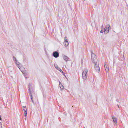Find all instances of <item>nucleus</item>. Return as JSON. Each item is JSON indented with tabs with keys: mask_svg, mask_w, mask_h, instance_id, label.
<instances>
[{
	"mask_svg": "<svg viewBox=\"0 0 128 128\" xmlns=\"http://www.w3.org/2000/svg\"><path fill=\"white\" fill-rule=\"evenodd\" d=\"M88 72V70L86 69H84V71L82 72V78L84 80H86L87 79V73Z\"/></svg>",
	"mask_w": 128,
	"mask_h": 128,
	"instance_id": "f257e3e1",
	"label": "nucleus"
},
{
	"mask_svg": "<svg viewBox=\"0 0 128 128\" xmlns=\"http://www.w3.org/2000/svg\"><path fill=\"white\" fill-rule=\"evenodd\" d=\"M91 58L92 61L94 63H95L97 62V58L96 57V55L94 53H92L91 54Z\"/></svg>",
	"mask_w": 128,
	"mask_h": 128,
	"instance_id": "f03ea898",
	"label": "nucleus"
},
{
	"mask_svg": "<svg viewBox=\"0 0 128 128\" xmlns=\"http://www.w3.org/2000/svg\"><path fill=\"white\" fill-rule=\"evenodd\" d=\"M94 64H95L94 67L95 70L96 72H98L100 70V67L99 66V64L98 63V64L97 63V62L95 63Z\"/></svg>",
	"mask_w": 128,
	"mask_h": 128,
	"instance_id": "7ed1b4c3",
	"label": "nucleus"
},
{
	"mask_svg": "<svg viewBox=\"0 0 128 128\" xmlns=\"http://www.w3.org/2000/svg\"><path fill=\"white\" fill-rule=\"evenodd\" d=\"M18 66L20 70L22 72L23 74H25L26 72H24L25 69L24 68L23 66H21L20 67L19 66Z\"/></svg>",
	"mask_w": 128,
	"mask_h": 128,
	"instance_id": "20e7f679",
	"label": "nucleus"
},
{
	"mask_svg": "<svg viewBox=\"0 0 128 128\" xmlns=\"http://www.w3.org/2000/svg\"><path fill=\"white\" fill-rule=\"evenodd\" d=\"M53 54L55 58L58 57L59 55V53L56 51L54 52L53 53Z\"/></svg>",
	"mask_w": 128,
	"mask_h": 128,
	"instance_id": "39448f33",
	"label": "nucleus"
},
{
	"mask_svg": "<svg viewBox=\"0 0 128 128\" xmlns=\"http://www.w3.org/2000/svg\"><path fill=\"white\" fill-rule=\"evenodd\" d=\"M23 109L24 111V116H27V113L26 108V106H23Z\"/></svg>",
	"mask_w": 128,
	"mask_h": 128,
	"instance_id": "423d86ee",
	"label": "nucleus"
},
{
	"mask_svg": "<svg viewBox=\"0 0 128 128\" xmlns=\"http://www.w3.org/2000/svg\"><path fill=\"white\" fill-rule=\"evenodd\" d=\"M112 118L113 119V121L114 123V125L115 126L116 124L117 121L116 119L114 118V116H112Z\"/></svg>",
	"mask_w": 128,
	"mask_h": 128,
	"instance_id": "0eeeda50",
	"label": "nucleus"
},
{
	"mask_svg": "<svg viewBox=\"0 0 128 128\" xmlns=\"http://www.w3.org/2000/svg\"><path fill=\"white\" fill-rule=\"evenodd\" d=\"M104 66L106 70V72H108V71L109 70V68L108 67L107 65H106L105 63H104Z\"/></svg>",
	"mask_w": 128,
	"mask_h": 128,
	"instance_id": "6e6552de",
	"label": "nucleus"
},
{
	"mask_svg": "<svg viewBox=\"0 0 128 128\" xmlns=\"http://www.w3.org/2000/svg\"><path fill=\"white\" fill-rule=\"evenodd\" d=\"M63 58L66 61H68L70 60V59L68 58V57L65 56H63Z\"/></svg>",
	"mask_w": 128,
	"mask_h": 128,
	"instance_id": "1a4fd4ad",
	"label": "nucleus"
},
{
	"mask_svg": "<svg viewBox=\"0 0 128 128\" xmlns=\"http://www.w3.org/2000/svg\"><path fill=\"white\" fill-rule=\"evenodd\" d=\"M30 84H29L28 87V88H29L28 90H29V94L30 96V97H32V94L31 93V91L30 89Z\"/></svg>",
	"mask_w": 128,
	"mask_h": 128,
	"instance_id": "9d476101",
	"label": "nucleus"
},
{
	"mask_svg": "<svg viewBox=\"0 0 128 128\" xmlns=\"http://www.w3.org/2000/svg\"><path fill=\"white\" fill-rule=\"evenodd\" d=\"M64 44L65 46H68L69 44L68 41H64Z\"/></svg>",
	"mask_w": 128,
	"mask_h": 128,
	"instance_id": "9b49d317",
	"label": "nucleus"
},
{
	"mask_svg": "<svg viewBox=\"0 0 128 128\" xmlns=\"http://www.w3.org/2000/svg\"><path fill=\"white\" fill-rule=\"evenodd\" d=\"M59 86L61 90L64 88V87L63 86L62 84H59Z\"/></svg>",
	"mask_w": 128,
	"mask_h": 128,
	"instance_id": "f8f14e48",
	"label": "nucleus"
},
{
	"mask_svg": "<svg viewBox=\"0 0 128 128\" xmlns=\"http://www.w3.org/2000/svg\"><path fill=\"white\" fill-rule=\"evenodd\" d=\"M106 29V28L105 27L104 30V34H106L107 33H108Z\"/></svg>",
	"mask_w": 128,
	"mask_h": 128,
	"instance_id": "ddd939ff",
	"label": "nucleus"
},
{
	"mask_svg": "<svg viewBox=\"0 0 128 128\" xmlns=\"http://www.w3.org/2000/svg\"><path fill=\"white\" fill-rule=\"evenodd\" d=\"M15 62L17 65H18V66H19V64L20 63L19 62H18L16 60V61H15Z\"/></svg>",
	"mask_w": 128,
	"mask_h": 128,
	"instance_id": "4468645a",
	"label": "nucleus"
},
{
	"mask_svg": "<svg viewBox=\"0 0 128 128\" xmlns=\"http://www.w3.org/2000/svg\"><path fill=\"white\" fill-rule=\"evenodd\" d=\"M64 41H68V39H67V37H65L64 38Z\"/></svg>",
	"mask_w": 128,
	"mask_h": 128,
	"instance_id": "2eb2a0df",
	"label": "nucleus"
},
{
	"mask_svg": "<svg viewBox=\"0 0 128 128\" xmlns=\"http://www.w3.org/2000/svg\"><path fill=\"white\" fill-rule=\"evenodd\" d=\"M31 98V100H32V102L33 103H34V102L33 100V97H30Z\"/></svg>",
	"mask_w": 128,
	"mask_h": 128,
	"instance_id": "dca6fc26",
	"label": "nucleus"
},
{
	"mask_svg": "<svg viewBox=\"0 0 128 128\" xmlns=\"http://www.w3.org/2000/svg\"><path fill=\"white\" fill-rule=\"evenodd\" d=\"M13 60H14L15 61H16V58L14 56L13 57Z\"/></svg>",
	"mask_w": 128,
	"mask_h": 128,
	"instance_id": "f3484780",
	"label": "nucleus"
},
{
	"mask_svg": "<svg viewBox=\"0 0 128 128\" xmlns=\"http://www.w3.org/2000/svg\"><path fill=\"white\" fill-rule=\"evenodd\" d=\"M106 29L107 31H108V32H109V29L107 27H106Z\"/></svg>",
	"mask_w": 128,
	"mask_h": 128,
	"instance_id": "a211bd4d",
	"label": "nucleus"
},
{
	"mask_svg": "<svg viewBox=\"0 0 128 128\" xmlns=\"http://www.w3.org/2000/svg\"><path fill=\"white\" fill-rule=\"evenodd\" d=\"M54 66H55V67L56 68H58V66L56 65H55Z\"/></svg>",
	"mask_w": 128,
	"mask_h": 128,
	"instance_id": "6ab92c4d",
	"label": "nucleus"
},
{
	"mask_svg": "<svg viewBox=\"0 0 128 128\" xmlns=\"http://www.w3.org/2000/svg\"><path fill=\"white\" fill-rule=\"evenodd\" d=\"M59 70H60V72H62V73H63V71L61 70L60 68H59Z\"/></svg>",
	"mask_w": 128,
	"mask_h": 128,
	"instance_id": "aec40b11",
	"label": "nucleus"
},
{
	"mask_svg": "<svg viewBox=\"0 0 128 128\" xmlns=\"http://www.w3.org/2000/svg\"><path fill=\"white\" fill-rule=\"evenodd\" d=\"M104 32V31L103 30H101L100 31V33H102Z\"/></svg>",
	"mask_w": 128,
	"mask_h": 128,
	"instance_id": "412c9836",
	"label": "nucleus"
},
{
	"mask_svg": "<svg viewBox=\"0 0 128 128\" xmlns=\"http://www.w3.org/2000/svg\"><path fill=\"white\" fill-rule=\"evenodd\" d=\"M108 29L109 30L110 29V26H108Z\"/></svg>",
	"mask_w": 128,
	"mask_h": 128,
	"instance_id": "4be33fe9",
	"label": "nucleus"
},
{
	"mask_svg": "<svg viewBox=\"0 0 128 128\" xmlns=\"http://www.w3.org/2000/svg\"><path fill=\"white\" fill-rule=\"evenodd\" d=\"M27 116H25V118H24V119L25 120H26V117Z\"/></svg>",
	"mask_w": 128,
	"mask_h": 128,
	"instance_id": "5701e85b",
	"label": "nucleus"
},
{
	"mask_svg": "<svg viewBox=\"0 0 128 128\" xmlns=\"http://www.w3.org/2000/svg\"><path fill=\"white\" fill-rule=\"evenodd\" d=\"M59 68H57V70H59Z\"/></svg>",
	"mask_w": 128,
	"mask_h": 128,
	"instance_id": "b1692460",
	"label": "nucleus"
},
{
	"mask_svg": "<svg viewBox=\"0 0 128 128\" xmlns=\"http://www.w3.org/2000/svg\"><path fill=\"white\" fill-rule=\"evenodd\" d=\"M116 100L118 102H119V100H118V99H117Z\"/></svg>",
	"mask_w": 128,
	"mask_h": 128,
	"instance_id": "393cba45",
	"label": "nucleus"
},
{
	"mask_svg": "<svg viewBox=\"0 0 128 128\" xmlns=\"http://www.w3.org/2000/svg\"><path fill=\"white\" fill-rule=\"evenodd\" d=\"M62 84L59 81V84Z\"/></svg>",
	"mask_w": 128,
	"mask_h": 128,
	"instance_id": "a878e982",
	"label": "nucleus"
},
{
	"mask_svg": "<svg viewBox=\"0 0 128 128\" xmlns=\"http://www.w3.org/2000/svg\"><path fill=\"white\" fill-rule=\"evenodd\" d=\"M91 54H92V53H94L92 51H91Z\"/></svg>",
	"mask_w": 128,
	"mask_h": 128,
	"instance_id": "bb28decb",
	"label": "nucleus"
},
{
	"mask_svg": "<svg viewBox=\"0 0 128 128\" xmlns=\"http://www.w3.org/2000/svg\"><path fill=\"white\" fill-rule=\"evenodd\" d=\"M118 108H120V107H119V105H118Z\"/></svg>",
	"mask_w": 128,
	"mask_h": 128,
	"instance_id": "cd10ccee",
	"label": "nucleus"
},
{
	"mask_svg": "<svg viewBox=\"0 0 128 128\" xmlns=\"http://www.w3.org/2000/svg\"><path fill=\"white\" fill-rule=\"evenodd\" d=\"M25 59H26V58H25L24 57V60Z\"/></svg>",
	"mask_w": 128,
	"mask_h": 128,
	"instance_id": "c85d7f7f",
	"label": "nucleus"
},
{
	"mask_svg": "<svg viewBox=\"0 0 128 128\" xmlns=\"http://www.w3.org/2000/svg\"><path fill=\"white\" fill-rule=\"evenodd\" d=\"M0 127H1V128H2V126H0Z\"/></svg>",
	"mask_w": 128,
	"mask_h": 128,
	"instance_id": "c756f323",
	"label": "nucleus"
},
{
	"mask_svg": "<svg viewBox=\"0 0 128 128\" xmlns=\"http://www.w3.org/2000/svg\"><path fill=\"white\" fill-rule=\"evenodd\" d=\"M103 25H102V27H103Z\"/></svg>",
	"mask_w": 128,
	"mask_h": 128,
	"instance_id": "7c9ffc66",
	"label": "nucleus"
},
{
	"mask_svg": "<svg viewBox=\"0 0 128 128\" xmlns=\"http://www.w3.org/2000/svg\"><path fill=\"white\" fill-rule=\"evenodd\" d=\"M83 0V1H84V0Z\"/></svg>",
	"mask_w": 128,
	"mask_h": 128,
	"instance_id": "2f4dec72",
	"label": "nucleus"
}]
</instances>
